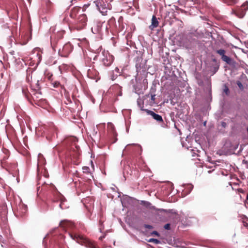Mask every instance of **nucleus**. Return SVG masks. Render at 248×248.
<instances>
[{"instance_id": "f257e3e1", "label": "nucleus", "mask_w": 248, "mask_h": 248, "mask_svg": "<svg viewBox=\"0 0 248 248\" xmlns=\"http://www.w3.org/2000/svg\"><path fill=\"white\" fill-rule=\"evenodd\" d=\"M69 234L70 236L78 244L84 245L85 247L89 248H96L93 243L87 238L84 237L83 236L77 233H69Z\"/></svg>"}, {"instance_id": "f03ea898", "label": "nucleus", "mask_w": 248, "mask_h": 248, "mask_svg": "<svg viewBox=\"0 0 248 248\" xmlns=\"http://www.w3.org/2000/svg\"><path fill=\"white\" fill-rule=\"evenodd\" d=\"M216 52L221 57L222 61L233 67L236 66V62L233 59L225 55L226 51L225 50L222 49H218L216 51Z\"/></svg>"}, {"instance_id": "7ed1b4c3", "label": "nucleus", "mask_w": 248, "mask_h": 248, "mask_svg": "<svg viewBox=\"0 0 248 248\" xmlns=\"http://www.w3.org/2000/svg\"><path fill=\"white\" fill-rule=\"evenodd\" d=\"M87 17L85 14H81L79 16L75 23V28L77 30L83 29L86 25Z\"/></svg>"}, {"instance_id": "20e7f679", "label": "nucleus", "mask_w": 248, "mask_h": 248, "mask_svg": "<svg viewBox=\"0 0 248 248\" xmlns=\"http://www.w3.org/2000/svg\"><path fill=\"white\" fill-rule=\"evenodd\" d=\"M102 55V57L101 59V61L103 64L105 66H110L113 61V56L108 52H103Z\"/></svg>"}, {"instance_id": "39448f33", "label": "nucleus", "mask_w": 248, "mask_h": 248, "mask_svg": "<svg viewBox=\"0 0 248 248\" xmlns=\"http://www.w3.org/2000/svg\"><path fill=\"white\" fill-rule=\"evenodd\" d=\"M28 207L21 201L17 206L16 212L15 213L16 216L18 217H24L27 214Z\"/></svg>"}, {"instance_id": "423d86ee", "label": "nucleus", "mask_w": 248, "mask_h": 248, "mask_svg": "<svg viewBox=\"0 0 248 248\" xmlns=\"http://www.w3.org/2000/svg\"><path fill=\"white\" fill-rule=\"evenodd\" d=\"M95 4L98 10L103 14L107 12V9H110V5L107 3L106 0H97Z\"/></svg>"}, {"instance_id": "0eeeda50", "label": "nucleus", "mask_w": 248, "mask_h": 248, "mask_svg": "<svg viewBox=\"0 0 248 248\" xmlns=\"http://www.w3.org/2000/svg\"><path fill=\"white\" fill-rule=\"evenodd\" d=\"M73 49L72 46L70 43L65 44L62 49H59V53L60 55L63 57H67L72 51Z\"/></svg>"}, {"instance_id": "6e6552de", "label": "nucleus", "mask_w": 248, "mask_h": 248, "mask_svg": "<svg viewBox=\"0 0 248 248\" xmlns=\"http://www.w3.org/2000/svg\"><path fill=\"white\" fill-rule=\"evenodd\" d=\"M54 202H57L58 201L60 202V203L59 204V207L62 209H64L66 208V206H64V202L66 201L65 198L60 193H57L56 194V196L53 200Z\"/></svg>"}, {"instance_id": "1a4fd4ad", "label": "nucleus", "mask_w": 248, "mask_h": 248, "mask_svg": "<svg viewBox=\"0 0 248 248\" xmlns=\"http://www.w3.org/2000/svg\"><path fill=\"white\" fill-rule=\"evenodd\" d=\"M145 111L146 112V113L148 115L152 116V117L157 122H158L159 123H162L163 124L162 125V127H165L167 126L166 124H165L163 123V121L161 116H160L157 114H156L155 113L154 111H153L152 110H150L148 109H145Z\"/></svg>"}, {"instance_id": "9d476101", "label": "nucleus", "mask_w": 248, "mask_h": 248, "mask_svg": "<svg viewBox=\"0 0 248 248\" xmlns=\"http://www.w3.org/2000/svg\"><path fill=\"white\" fill-rule=\"evenodd\" d=\"M60 226L63 229H73L75 227V224L72 221L64 220L61 221Z\"/></svg>"}, {"instance_id": "9b49d317", "label": "nucleus", "mask_w": 248, "mask_h": 248, "mask_svg": "<svg viewBox=\"0 0 248 248\" xmlns=\"http://www.w3.org/2000/svg\"><path fill=\"white\" fill-rule=\"evenodd\" d=\"M119 24V30L120 31L124 33L126 31V24L124 22V18L123 16H120L118 21Z\"/></svg>"}, {"instance_id": "f8f14e48", "label": "nucleus", "mask_w": 248, "mask_h": 248, "mask_svg": "<svg viewBox=\"0 0 248 248\" xmlns=\"http://www.w3.org/2000/svg\"><path fill=\"white\" fill-rule=\"evenodd\" d=\"M80 9V7L78 6H75L73 7L70 12V16L72 18H75L78 13L79 12V10Z\"/></svg>"}, {"instance_id": "ddd939ff", "label": "nucleus", "mask_w": 248, "mask_h": 248, "mask_svg": "<svg viewBox=\"0 0 248 248\" xmlns=\"http://www.w3.org/2000/svg\"><path fill=\"white\" fill-rule=\"evenodd\" d=\"M32 69L31 68H28L27 70V75H26V81L30 84H31L32 82Z\"/></svg>"}, {"instance_id": "4468645a", "label": "nucleus", "mask_w": 248, "mask_h": 248, "mask_svg": "<svg viewBox=\"0 0 248 248\" xmlns=\"http://www.w3.org/2000/svg\"><path fill=\"white\" fill-rule=\"evenodd\" d=\"M108 131L113 136L116 135V131L114 125L111 123H108L107 124Z\"/></svg>"}, {"instance_id": "2eb2a0df", "label": "nucleus", "mask_w": 248, "mask_h": 248, "mask_svg": "<svg viewBox=\"0 0 248 248\" xmlns=\"http://www.w3.org/2000/svg\"><path fill=\"white\" fill-rule=\"evenodd\" d=\"M158 25V21L155 16H153L152 18V25L150 26V29L152 30L156 28Z\"/></svg>"}, {"instance_id": "dca6fc26", "label": "nucleus", "mask_w": 248, "mask_h": 248, "mask_svg": "<svg viewBox=\"0 0 248 248\" xmlns=\"http://www.w3.org/2000/svg\"><path fill=\"white\" fill-rule=\"evenodd\" d=\"M56 60H55L54 59L51 57H50L47 61H46V63L48 65H51L54 64L56 62Z\"/></svg>"}, {"instance_id": "f3484780", "label": "nucleus", "mask_w": 248, "mask_h": 248, "mask_svg": "<svg viewBox=\"0 0 248 248\" xmlns=\"http://www.w3.org/2000/svg\"><path fill=\"white\" fill-rule=\"evenodd\" d=\"M108 24L110 27H112L113 26H115V18L113 17H111L108 21Z\"/></svg>"}, {"instance_id": "a211bd4d", "label": "nucleus", "mask_w": 248, "mask_h": 248, "mask_svg": "<svg viewBox=\"0 0 248 248\" xmlns=\"http://www.w3.org/2000/svg\"><path fill=\"white\" fill-rule=\"evenodd\" d=\"M223 93L227 95H229L230 93L229 89L226 84L223 85Z\"/></svg>"}, {"instance_id": "6ab92c4d", "label": "nucleus", "mask_w": 248, "mask_h": 248, "mask_svg": "<svg viewBox=\"0 0 248 248\" xmlns=\"http://www.w3.org/2000/svg\"><path fill=\"white\" fill-rule=\"evenodd\" d=\"M50 82L51 84L53 85V86L55 88H57L61 86L60 83L59 81L51 80V81H50Z\"/></svg>"}, {"instance_id": "aec40b11", "label": "nucleus", "mask_w": 248, "mask_h": 248, "mask_svg": "<svg viewBox=\"0 0 248 248\" xmlns=\"http://www.w3.org/2000/svg\"><path fill=\"white\" fill-rule=\"evenodd\" d=\"M148 242H151V243H154L155 244H159L160 243V241L159 240H157V239H155V238H150L149 240H148Z\"/></svg>"}, {"instance_id": "412c9836", "label": "nucleus", "mask_w": 248, "mask_h": 248, "mask_svg": "<svg viewBox=\"0 0 248 248\" xmlns=\"http://www.w3.org/2000/svg\"><path fill=\"white\" fill-rule=\"evenodd\" d=\"M22 93H23L24 94L25 96L29 99V96H30V93L28 91L27 89H22Z\"/></svg>"}, {"instance_id": "4be33fe9", "label": "nucleus", "mask_w": 248, "mask_h": 248, "mask_svg": "<svg viewBox=\"0 0 248 248\" xmlns=\"http://www.w3.org/2000/svg\"><path fill=\"white\" fill-rule=\"evenodd\" d=\"M237 0H226L224 1L225 3H227L228 5H232L237 2Z\"/></svg>"}, {"instance_id": "5701e85b", "label": "nucleus", "mask_w": 248, "mask_h": 248, "mask_svg": "<svg viewBox=\"0 0 248 248\" xmlns=\"http://www.w3.org/2000/svg\"><path fill=\"white\" fill-rule=\"evenodd\" d=\"M248 9V2L246 1L244 2L241 6V10L246 11Z\"/></svg>"}, {"instance_id": "b1692460", "label": "nucleus", "mask_w": 248, "mask_h": 248, "mask_svg": "<svg viewBox=\"0 0 248 248\" xmlns=\"http://www.w3.org/2000/svg\"><path fill=\"white\" fill-rule=\"evenodd\" d=\"M46 78H47L49 81H51V80H53V74L50 73H47L46 74Z\"/></svg>"}, {"instance_id": "393cba45", "label": "nucleus", "mask_w": 248, "mask_h": 248, "mask_svg": "<svg viewBox=\"0 0 248 248\" xmlns=\"http://www.w3.org/2000/svg\"><path fill=\"white\" fill-rule=\"evenodd\" d=\"M83 172L85 173L88 174L90 173V168L88 167L84 166L82 168Z\"/></svg>"}, {"instance_id": "a878e982", "label": "nucleus", "mask_w": 248, "mask_h": 248, "mask_svg": "<svg viewBox=\"0 0 248 248\" xmlns=\"http://www.w3.org/2000/svg\"><path fill=\"white\" fill-rule=\"evenodd\" d=\"M237 85H238V86L239 87V88L241 89H243V84H242V83L239 81H237Z\"/></svg>"}, {"instance_id": "bb28decb", "label": "nucleus", "mask_w": 248, "mask_h": 248, "mask_svg": "<svg viewBox=\"0 0 248 248\" xmlns=\"http://www.w3.org/2000/svg\"><path fill=\"white\" fill-rule=\"evenodd\" d=\"M164 228L166 229V230H170V224H169V223H167L166 224H165L164 226Z\"/></svg>"}, {"instance_id": "cd10ccee", "label": "nucleus", "mask_w": 248, "mask_h": 248, "mask_svg": "<svg viewBox=\"0 0 248 248\" xmlns=\"http://www.w3.org/2000/svg\"><path fill=\"white\" fill-rule=\"evenodd\" d=\"M144 228L148 229H152L153 228V227L152 225H148V224H145L144 225Z\"/></svg>"}, {"instance_id": "c85d7f7f", "label": "nucleus", "mask_w": 248, "mask_h": 248, "mask_svg": "<svg viewBox=\"0 0 248 248\" xmlns=\"http://www.w3.org/2000/svg\"><path fill=\"white\" fill-rule=\"evenodd\" d=\"M142 202L143 203V204L146 207H148L151 205V203L147 202Z\"/></svg>"}, {"instance_id": "c756f323", "label": "nucleus", "mask_w": 248, "mask_h": 248, "mask_svg": "<svg viewBox=\"0 0 248 248\" xmlns=\"http://www.w3.org/2000/svg\"><path fill=\"white\" fill-rule=\"evenodd\" d=\"M152 234H154V235H155L157 236H159V233L157 232V231H153L152 232Z\"/></svg>"}, {"instance_id": "7c9ffc66", "label": "nucleus", "mask_w": 248, "mask_h": 248, "mask_svg": "<svg viewBox=\"0 0 248 248\" xmlns=\"http://www.w3.org/2000/svg\"><path fill=\"white\" fill-rule=\"evenodd\" d=\"M237 191L239 192V193H243L244 192V191L243 189L242 188H238L237 189Z\"/></svg>"}, {"instance_id": "2f4dec72", "label": "nucleus", "mask_w": 248, "mask_h": 248, "mask_svg": "<svg viewBox=\"0 0 248 248\" xmlns=\"http://www.w3.org/2000/svg\"><path fill=\"white\" fill-rule=\"evenodd\" d=\"M155 94H151V100L152 101H155Z\"/></svg>"}, {"instance_id": "473e14b6", "label": "nucleus", "mask_w": 248, "mask_h": 248, "mask_svg": "<svg viewBox=\"0 0 248 248\" xmlns=\"http://www.w3.org/2000/svg\"><path fill=\"white\" fill-rule=\"evenodd\" d=\"M116 78V76H115L114 75H112L111 77V79L112 80H114Z\"/></svg>"}, {"instance_id": "72a5a7b5", "label": "nucleus", "mask_w": 248, "mask_h": 248, "mask_svg": "<svg viewBox=\"0 0 248 248\" xmlns=\"http://www.w3.org/2000/svg\"><path fill=\"white\" fill-rule=\"evenodd\" d=\"M47 4V6L48 7V6H51V3H50V2H47V4Z\"/></svg>"}, {"instance_id": "f704fd0d", "label": "nucleus", "mask_w": 248, "mask_h": 248, "mask_svg": "<svg viewBox=\"0 0 248 248\" xmlns=\"http://www.w3.org/2000/svg\"><path fill=\"white\" fill-rule=\"evenodd\" d=\"M91 72V69H89L88 70V75H89L90 74V72Z\"/></svg>"}, {"instance_id": "c9c22d12", "label": "nucleus", "mask_w": 248, "mask_h": 248, "mask_svg": "<svg viewBox=\"0 0 248 248\" xmlns=\"http://www.w3.org/2000/svg\"><path fill=\"white\" fill-rule=\"evenodd\" d=\"M246 200L248 201V193L247 194Z\"/></svg>"}, {"instance_id": "e433bc0d", "label": "nucleus", "mask_w": 248, "mask_h": 248, "mask_svg": "<svg viewBox=\"0 0 248 248\" xmlns=\"http://www.w3.org/2000/svg\"><path fill=\"white\" fill-rule=\"evenodd\" d=\"M87 6H86V5H84L83 8V10H84L85 8L86 7H87Z\"/></svg>"}, {"instance_id": "4c0bfd02", "label": "nucleus", "mask_w": 248, "mask_h": 248, "mask_svg": "<svg viewBox=\"0 0 248 248\" xmlns=\"http://www.w3.org/2000/svg\"><path fill=\"white\" fill-rule=\"evenodd\" d=\"M99 224L100 225H101L102 224V222L101 220L99 221Z\"/></svg>"}, {"instance_id": "58836bf2", "label": "nucleus", "mask_w": 248, "mask_h": 248, "mask_svg": "<svg viewBox=\"0 0 248 248\" xmlns=\"http://www.w3.org/2000/svg\"><path fill=\"white\" fill-rule=\"evenodd\" d=\"M115 70H116V71H118V70H119V69H118V68H116Z\"/></svg>"}, {"instance_id": "ea45409f", "label": "nucleus", "mask_w": 248, "mask_h": 248, "mask_svg": "<svg viewBox=\"0 0 248 248\" xmlns=\"http://www.w3.org/2000/svg\"><path fill=\"white\" fill-rule=\"evenodd\" d=\"M28 1H29V2H31V0H28Z\"/></svg>"}, {"instance_id": "a19ab883", "label": "nucleus", "mask_w": 248, "mask_h": 248, "mask_svg": "<svg viewBox=\"0 0 248 248\" xmlns=\"http://www.w3.org/2000/svg\"><path fill=\"white\" fill-rule=\"evenodd\" d=\"M213 61H214V62H216V59H214V60H213Z\"/></svg>"}, {"instance_id": "79ce46f5", "label": "nucleus", "mask_w": 248, "mask_h": 248, "mask_svg": "<svg viewBox=\"0 0 248 248\" xmlns=\"http://www.w3.org/2000/svg\"><path fill=\"white\" fill-rule=\"evenodd\" d=\"M225 123H223V125H224Z\"/></svg>"}, {"instance_id": "37998d69", "label": "nucleus", "mask_w": 248, "mask_h": 248, "mask_svg": "<svg viewBox=\"0 0 248 248\" xmlns=\"http://www.w3.org/2000/svg\"><path fill=\"white\" fill-rule=\"evenodd\" d=\"M247 132L248 133V128H247Z\"/></svg>"}]
</instances>
